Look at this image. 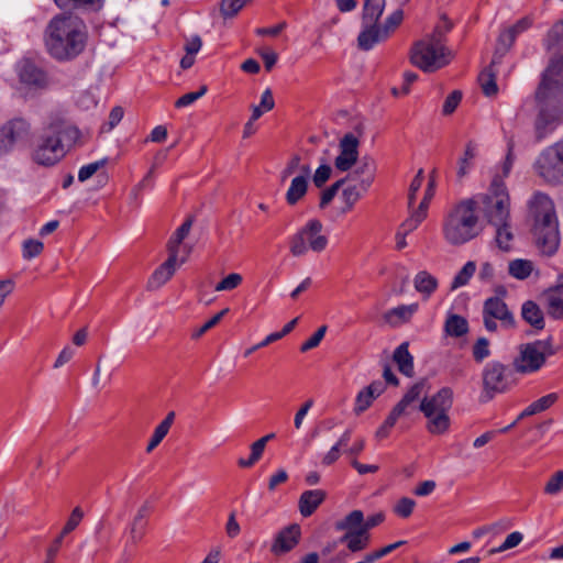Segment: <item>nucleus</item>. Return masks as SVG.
Returning a JSON list of instances; mask_svg holds the SVG:
<instances>
[{
	"label": "nucleus",
	"mask_w": 563,
	"mask_h": 563,
	"mask_svg": "<svg viewBox=\"0 0 563 563\" xmlns=\"http://www.w3.org/2000/svg\"><path fill=\"white\" fill-rule=\"evenodd\" d=\"M522 319L536 330L544 328V316L541 308L532 300L523 302L521 307Z\"/></svg>",
	"instance_id": "cd10ccee"
},
{
	"label": "nucleus",
	"mask_w": 563,
	"mask_h": 563,
	"mask_svg": "<svg viewBox=\"0 0 563 563\" xmlns=\"http://www.w3.org/2000/svg\"><path fill=\"white\" fill-rule=\"evenodd\" d=\"M419 409L420 391L418 389H408L402 398L393 407L383 424L376 430L375 437L378 440L387 438L398 420L410 419Z\"/></svg>",
	"instance_id": "f8f14e48"
},
{
	"label": "nucleus",
	"mask_w": 563,
	"mask_h": 563,
	"mask_svg": "<svg viewBox=\"0 0 563 563\" xmlns=\"http://www.w3.org/2000/svg\"><path fill=\"white\" fill-rule=\"evenodd\" d=\"M322 223L318 219H311L290 239V253L294 256H302L308 250L322 252L328 245V239L321 234Z\"/></svg>",
	"instance_id": "9d476101"
},
{
	"label": "nucleus",
	"mask_w": 563,
	"mask_h": 563,
	"mask_svg": "<svg viewBox=\"0 0 563 563\" xmlns=\"http://www.w3.org/2000/svg\"><path fill=\"white\" fill-rule=\"evenodd\" d=\"M489 342L486 338H479L473 347V356L476 361L481 362L489 355Z\"/></svg>",
	"instance_id": "69168bd1"
},
{
	"label": "nucleus",
	"mask_w": 563,
	"mask_h": 563,
	"mask_svg": "<svg viewBox=\"0 0 563 563\" xmlns=\"http://www.w3.org/2000/svg\"><path fill=\"white\" fill-rule=\"evenodd\" d=\"M522 539H523V537L520 532H518V531L511 532L510 534L507 536L504 543L497 550H493V552H503V551L512 549V548L517 547L522 541Z\"/></svg>",
	"instance_id": "774afa93"
},
{
	"label": "nucleus",
	"mask_w": 563,
	"mask_h": 563,
	"mask_svg": "<svg viewBox=\"0 0 563 563\" xmlns=\"http://www.w3.org/2000/svg\"><path fill=\"white\" fill-rule=\"evenodd\" d=\"M515 41L516 36L509 29L500 33L497 41L496 51L493 56V65L499 64L501 62L503 56L510 49Z\"/></svg>",
	"instance_id": "58836bf2"
},
{
	"label": "nucleus",
	"mask_w": 563,
	"mask_h": 563,
	"mask_svg": "<svg viewBox=\"0 0 563 563\" xmlns=\"http://www.w3.org/2000/svg\"><path fill=\"white\" fill-rule=\"evenodd\" d=\"M416 507V501L408 497L400 498L394 507V511L401 518H408Z\"/></svg>",
	"instance_id": "13d9d810"
},
{
	"label": "nucleus",
	"mask_w": 563,
	"mask_h": 563,
	"mask_svg": "<svg viewBox=\"0 0 563 563\" xmlns=\"http://www.w3.org/2000/svg\"><path fill=\"white\" fill-rule=\"evenodd\" d=\"M394 361L404 375L411 377L413 374V358L408 351V344H400L394 352Z\"/></svg>",
	"instance_id": "2f4dec72"
},
{
	"label": "nucleus",
	"mask_w": 563,
	"mask_h": 563,
	"mask_svg": "<svg viewBox=\"0 0 563 563\" xmlns=\"http://www.w3.org/2000/svg\"><path fill=\"white\" fill-rule=\"evenodd\" d=\"M355 165L356 167L342 179L345 180V184L354 181L362 185L363 189H369L375 180L377 170L375 159L369 155H364L361 159H357Z\"/></svg>",
	"instance_id": "2eb2a0df"
},
{
	"label": "nucleus",
	"mask_w": 563,
	"mask_h": 563,
	"mask_svg": "<svg viewBox=\"0 0 563 563\" xmlns=\"http://www.w3.org/2000/svg\"><path fill=\"white\" fill-rule=\"evenodd\" d=\"M543 298L547 303L548 313L554 319H563V276L559 284L549 289Z\"/></svg>",
	"instance_id": "5701e85b"
},
{
	"label": "nucleus",
	"mask_w": 563,
	"mask_h": 563,
	"mask_svg": "<svg viewBox=\"0 0 563 563\" xmlns=\"http://www.w3.org/2000/svg\"><path fill=\"white\" fill-rule=\"evenodd\" d=\"M539 113L534 121L536 140H543L563 120V56L552 59L536 91Z\"/></svg>",
	"instance_id": "f257e3e1"
},
{
	"label": "nucleus",
	"mask_w": 563,
	"mask_h": 563,
	"mask_svg": "<svg viewBox=\"0 0 563 563\" xmlns=\"http://www.w3.org/2000/svg\"><path fill=\"white\" fill-rule=\"evenodd\" d=\"M207 92V86H201L200 89L198 91H194V92H188V93H185L184 96H181L176 102H175V106L177 108H183V107H187V106H190L191 103H194L195 101H197L199 98H201L202 96H205Z\"/></svg>",
	"instance_id": "0e129e2a"
},
{
	"label": "nucleus",
	"mask_w": 563,
	"mask_h": 563,
	"mask_svg": "<svg viewBox=\"0 0 563 563\" xmlns=\"http://www.w3.org/2000/svg\"><path fill=\"white\" fill-rule=\"evenodd\" d=\"M563 490V471L554 472L544 485L547 495H556Z\"/></svg>",
	"instance_id": "603ef678"
},
{
	"label": "nucleus",
	"mask_w": 563,
	"mask_h": 563,
	"mask_svg": "<svg viewBox=\"0 0 563 563\" xmlns=\"http://www.w3.org/2000/svg\"><path fill=\"white\" fill-rule=\"evenodd\" d=\"M275 106L273 93L271 89H266L261 97L258 106H252V120H258L264 112L271 111Z\"/></svg>",
	"instance_id": "49530a36"
},
{
	"label": "nucleus",
	"mask_w": 563,
	"mask_h": 563,
	"mask_svg": "<svg viewBox=\"0 0 563 563\" xmlns=\"http://www.w3.org/2000/svg\"><path fill=\"white\" fill-rule=\"evenodd\" d=\"M534 219L533 234L539 251L553 255L560 245L559 222L553 201L544 194L537 192L530 202Z\"/></svg>",
	"instance_id": "423d86ee"
},
{
	"label": "nucleus",
	"mask_w": 563,
	"mask_h": 563,
	"mask_svg": "<svg viewBox=\"0 0 563 563\" xmlns=\"http://www.w3.org/2000/svg\"><path fill=\"white\" fill-rule=\"evenodd\" d=\"M228 312L229 308L222 309L220 312L214 314L210 320L205 322L199 329L194 331L191 338L199 339L200 336H202L207 331L216 327Z\"/></svg>",
	"instance_id": "5fc2aeb1"
},
{
	"label": "nucleus",
	"mask_w": 563,
	"mask_h": 563,
	"mask_svg": "<svg viewBox=\"0 0 563 563\" xmlns=\"http://www.w3.org/2000/svg\"><path fill=\"white\" fill-rule=\"evenodd\" d=\"M148 512H150V506L147 504L142 505L137 509V512L135 514V516L131 522V526L129 529V534H130L131 542L133 544H137L145 536Z\"/></svg>",
	"instance_id": "bb28decb"
},
{
	"label": "nucleus",
	"mask_w": 563,
	"mask_h": 563,
	"mask_svg": "<svg viewBox=\"0 0 563 563\" xmlns=\"http://www.w3.org/2000/svg\"><path fill=\"white\" fill-rule=\"evenodd\" d=\"M482 203L489 224L510 222V197L499 177L493 179L488 192L482 196Z\"/></svg>",
	"instance_id": "6e6552de"
},
{
	"label": "nucleus",
	"mask_w": 563,
	"mask_h": 563,
	"mask_svg": "<svg viewBox=\"0 0 563 563\" xmlns=\"http://www.w3.org/2000/svg\"><path fill=\"white\" fill-rule=\"evenodd\" d=\"M452 29V23L443 21L424 38L416 42L409 54L410 63L426 73L435 71L450 63L452 52L445 46V34Z\"/></svg>",
	"instance_id": "39448f33"
},
{
	"label": "nucleus",
	"mask_w": 563,
	"mask_h": 563,
	"mask_svg": "<svg viewBox=\"0 0 563 563\" xmlns=\"http://www.w3.org/2000/svg\"><path fill=\"white\" fill-rule=\"evenodd\" d=\"M368 189H363L362 185L353 184L347 185L342 190V200L344 202L343 212H347L353 209L354 205L367 192Z\"/></svg>",
	"instance_id": "e433bc0d"
},
{
	"label": "nucleus",
	"mask_w": 563,
	"mask_h": 563,
	"mask_svg": "<svg viewBox=\"0 0 563 563\" xmlns=\"http://www.w3.org/2000/svg\"><path fill=\"white\" fill-rule=\"evenodd\" d=\"M108 163V158L104 157L102 159L96 161L93 163L87 164L80 167L78 172V180L84 183L91 178L100 168L104 167Z\"/></svg>",
	"instance_id": "3c124183"
},
{
	"label": "nucleus",
	"mask_w": 563,
	"mask_h": 563,
	"mask_svg": "<svg viewBox=\"0 0 563 563\" xmlns=\"http://www.w3.org/2000/svg\"><path fill=\"white\" fill-rule=\"evenodd\" d=\"M79 130L62 117H52L36 137L31 157L41 166L57 164L67 153V146L79 139Z\"/></svg>",
	"instance_id": "f03ea898"
},
{
	"label": "nucleus",
	"mask_w": 563,
	"mask_h": 563,
	"mask_svg": "<svg viewBox=\"0 0 563 563\" xmlns=\"http://www.w3.org/2000/svg\"><path fill=\"white\" fill-rule=\"evenodd\" d=\"M558 400V395L555 393L548 394L538 400L530 404L518 417L517 421H520L523 418L541 413L548 410L554 402Z\"/></svg>",
	"instance_id": "7c9ffc66"
},
{
	"label": "nucleus",
	"mask_w": 563,
	"mask_h": 563,
	"mask_svg": "<svg viewBox=\"0 0 563 563\" xmlns=\"http://www.w3.org/2000/svg\"><path fill=\"white\" fill-rule=\"evenodd\" d=\"M493 227L496 229L495 241L497 246L503 251H509L514 239L510 222L493 224Z\"/></svg>",
	"instance_id": "a19ab883"
},
{
	"label": "nucleus",
	"mask_w": 563,
	"mask_h": 563,
	"mask_svg": "<svg viewBox=\"0 0 563 563\" xmlns=\"http://www.w3.org/2000/svg\"><path fill=\"white\" fill-rule=\"evenodd\" d=\"M418 303L401 305L389 309L383 314L386 323L391 327H399L407 323L418 310Z\"/></svg>",
	"instance_id": "393cba45"
},
{
	"label": "nucleus",
	"mask_w": 563,
	"mask_h": 563,
	"mask_svg": "<svg viewBox=\"0 0 563 563\" xmlns=\"http://www.w3.org/2000/svg\"><path fill=\"white\" fill-rule=\"evenodd\" d=\"M30 131V124L22 118H15L0 128V155L9 153L14 144L23 140Z\"/></svg>",
	"instance_id": "4468645a"
},
{
	"label": "nucleus",
	"mask_w": 563,
	"mask_h": 563,
	"mask_svg": "<svg viewBox=\"0 0 563 563\" xmlns=\"http://www.w3.org/2000/svg\"><path fill=\"white\" fill-rule=\"evenodd\" d=\"M556 350L553 340L549 336L545 340L525 343L519 346V355L514 361V369L521 374L534 373L545 363L547 358L554 355Z\"/></svg>",
	"instance_id": "1a4fd4ad"
},
{
	"label": "nucleus",
	"mask_w": 563,
	"mask_h": 563,
	"mask_svg": "<svg viewBox=\"0 0 563 563\" xmlns=\"http://www.w3.org/2000/svg\"><path fill=\"white\" fill-rule=\"evenodd\" d=\"M479 232V217L474 199H463L445 212L442 221V234L448 244L463 245L475 239Z\"/></svg>",
	"instance_id": "20e7f679"
},
{
	"label": "nucleus",
	"mask_w": 563,
	"mask_h": 563,
	"mask_svg": "<svg viewBox=\"0 0 563 563\" xmlns=\"http://www.w3.org/2000/svg\"><path fill=\"white\" fill-rule=\"evenodd\" d=\"M20 80L35 88H44L47 85L46 74L36 65L25 62L20 69Z\"/></svg>",
	"instance_id": "a878e982"
},
{
	"label": "nucleus",
	"mask_w": 563,
	"mask_h": 563,
	"mask_svg": "<svg viewBox=\"0 0 563 563\" xmlns=\"http://www.w3.org/2000/svg\"><path fill=\"white\" fill-rule=\"evenodd\" d=\"M84 27L73 15L60 14L52 19L45 31V45L51 56L66 60L80 54L86 43Z\"/></svg>",
	"instance_id": "7ed1b4c3"
},
{
	"label": "nucleus",
	"mask_w": 563,
	"mask_h": 563,
	"mask_svg": "<svg viewBox=\"0 0 563 563\" xmlns=\"http://www.w3.org/2000/svg\"><path fill=\"white\" fill-rule=\"evenodd\" d=\"M300 527L296 523L290 525L278 532L272 545V552L275 554L287 553L299 542Z\"/></svg>",
	"instance_id": "6ab92c4d"
},
{
	"label": "nucleus",
	"mask_w": 563,
	"mask_h": 563,
	"mask_svg": "<svg viewBox=\"0 0 563 563\" xmlns=\"http://www.w3.org/2000/svg\"><path fill=\"white\" fill-rule=\"evenodd\" d=\"M493 62L490 65L485 68L478 76V81L481 84V87L483 89V92L487 97H493L497 93L498 87L496 84V75L493 71Z\"/></svg>",
	"instance_id": "ea45409f"
},
{
	"label": "nucleus",
	"mask_w": 563,
	"mask_h": 563,
	"mask_svg": "<svg viewBox=\"0 0 563 563\" xmlns=\"http://www.w3.org/2000/svg\"><path fill=\"white\" fill-rule=\"evenodd\" d=\"M56 5L60 9H86L99 10L102 7L103 0H54Z\"/></svg>",
	"instance_id": "79ce46f5"
},
{
	"label": "nucleus",
	"mask_w": 563,
	"mask_h": 563,
	"mask_svg": "<svg viewBox=\"0 0 563 563\" xmlns=\"http://www.w3.org/2000/svg\"><path fill=\"white\" fill-rule=\"evenodd\" d=\"M444 330L448 335L460 338L467 333L468 331V322L467 320L459 314H450L446 318Z\"/></svg>",
	"instance_id": "f704fd0d"
},
{
	"label": "nucleus",
	"mask_w": 563,
	"mask_h": 563,
	"mask_svg": "<svg viewBox=\"0 0 563 563\" xmlns=\"http://www.w3.org/2000/svg\"><path fill=\"white\" fill-rule=\"evenodd\" d=\"M177 269V257L168 254V258L159 265L147 280V289L156 290L165 285Z\"/></svg>",
	"instance_id": "aec40b11"
},
{
	"label": "nucleus",
	"mask_w": 563,
	"mask_h": 563,
	"mask_svg": "<svg viewBox=\"0 0 563 563\" xmlns=\"http://www.w3.org/2000/svg\"><path fill=\"white\" fill-rule=\"evenodd\" d=\"M385 4V0H364L362 22H378Z\"/></svg>",
	"instance_id": "c9c22d12"
},
{
	"label": "nucleus",
	"mask_w": 563,
	"mask_h": 563,
	"mask_svg": "<svg viewBox=\"0 0 563 563\" xmlns=\"http://www.w3.org/2000/svg\"><path fill=\"white\" fill-rule=\"evenodd\" d=\"M476 156V144L473 141H470L466 144L464 155L459 159V168H457V177L463 178L471 167V162Z\"/></svg>",
	"instance_id": "a18cd8bd"
},
{
	"label": "nucleus",
	"mask_w": 563,
	"mask_h": 563,
	"mask_svg": "<svg viewBox=\"0 0 563 563\" xmlns=\"http://www.w3.org/2000/svg\"><path fill=\"white\" fill-rule=\"evenodd\" d=\"M388 38L386 32L378 22H362V31L357 36V47L361 51H369L376 44Z\"/></svg>",
	"instance_id": "f3484780"
},
{
	"label": "nucleus",
	"mask_w": 563,
	"mask_h": 563,
	"mask_svg": "<svg viewBox=\"0 0 563 563\" xmlns=\"http://www.w3.org/2000/svg\"><path fill=\"white\" fill-rule=\"evenodd\" d=\"M327 493L322 489L303 492L298 500V507L302 517H310L324 501Z\"/></svg>",
	"instance_id": "b1692460"
},
{
	"label": "nucleus",
	"mask_w": 563,
	"mask_h": 563,
	"mask_svg": "<svg viewBox=\"0 0 563 563\" xmlns=\"http://www.w3.org/2000/svg\"><path fill=\"white\" fill-rule=\"evenodd\" d=\"M82 518H84L82 509L80 507H75L73 509L67 522L65 523L64 528L60 531L62 537H65L68 533H70L71 531H74L79 526Z\"/></svg>",
	"instance_id": "6e6d98bb"
},
{
	"label": "nucleus",
	"mask_w": 563,
	"mask_h": 563,
	"mask_svg": "<svg viewBox=\"0 0 563 563\" xmlns=\"http://www.w3.org/2000/svg\"><path fill=\"white\" fill-rule=\"evenodd\" d=\"M462 100V92L460 90H454L451 92L444 100L442 113L444 115L452 114L457 108L459 103Z\"/></svg>",
	"instance_id": "052dcab7"
},
{
	"label": "nucleus",
	"mask_w": 563,
	"mask_h": 563,
	"mask_svg": "<svg viewBox=\"0 0 563 563\" xmlns=\"http://www.w3.org/2000/svg\"><path fill=\"white\" fill-rule=\"evenodd\" d=\"M413 286L424 298H429L437 290L438 280L427 271H421L415 276Z\"/></svg>",
	"instance_id": "c85d7f7f"
},
{
	"label": "nucleus",
	"mask_w": 563,
	"mask_h": 563,
	"mask_svg": "<svg viewBox=\"0 0 563 563\" xmlns=\"http://www.w3.org/2000/svg\"><path fill=\"white\" fill-rule=\"evenodd\" d=\"M483 314L490 316L499 320L505 327H514L515 318L512 312L508 309L506 302L499 297H489L485 300L483 306Z\"/></svg>",
	"instance_id": "a211bd4d"
},
{
	"label": "nucleus",
	"mask_w": 563,
	"mask_h": 563,
	"mask_svg": "<svg viewBox=\"0 0 563 563\" xmlns=\"http://www.w3.org/2000/svg\"><path fill=\"white\" fill-rule=\"evenodd\" d=\"M514 367L505 366L501 363H490L484 372L485 387H496L498 384H509L508 377L511 375Z\"/></svg>",
	"instance_id": "4be33fe9"
},
{
	"label": "nucleus",
	"mask_w": 563,
	"mask_h": 563,
	"mask_svg": "<svg viewBox=\"0 0 563 563\" xmlns=\"http://www.w3.org/2000/svg\"><path fill=\"white\" fill-rule=\"evenodd\" d=\"M308 191V178L306 176H296L292 178L286 192V201L289 206H295L301 200Z\"/></svg>",
	"instance_id": "c756f323"
},
{
	"label": "nucleus",
	"mask_w": 563,
	"mask_h": 563,
	"mask_svg": "<svg viewBox=\"0 0 563 563\" xmlns=\"http://www.w3.org/2000/svg\"><path fill=\"white\" fill-rule=\"evenodd\" d=\"M423 181V169H419L409 186L408 205L411 207L416 200V195L421 188Z\"/></svg>",
	"instance_id": "338daca9"
},
{
	"label": "nucleus",
	"mask_w": 563,
	"mask_h": 563,
	"mask_svg": "<svg viewBox=\"0 0 563 563\" xmlns=\"http://www.w3.org/2000/svg\"><path fill=\"white\" fill-rule=\"evenodd\" d=\"M563 40V20L558 21L550 29L544 40V46L548 51L554 48Z\"/></svg>",
	"instance_id": "09e8293b"
},
{
	"label": "nucleus",
	"mask_w": 563,
	"mask_h": 563,
	"mask_svg": "<svg viewBox=\"0 0 563 563\" xmlns=\"http://www.w3.org/2000/svg\"><path fill=\"white\" fill-rule=\"evenodd\" d=\"M382 394V389H365L361 390L356 397L354 411L356 415L365 411L372 402L378 398Z\"/></svg>",
	"instance_id": "37998d69"
},
{
	"label": "nucleus",
	"mask_w": 563,
	"mask_h": 563,
	"mask_svg": "<svg viewBox=\"0 0 563 563\" xmlns=\"http://www.w3.org/2000/svg\"><path fill=\"white\" fill-rule=\"evenodd\" d=\"M327 332V325H321L306 342L300 346L302 353L318 346Z\"/></svg>",
	"instance_id": "680f3d73"
},
{
	"label": "nucleus",
	"mask_w": 563,
	"mask_h": 563,
	"mask_svg": "<svg viewBox=\"0 0 563 563\" xmlns=\"http://www.w3.org/2000/svg\"><path fill=\"white\" fill-rule=\"evenodd\" d=\"M475 271H476L475 263L472 261L467 262L462 267V269L457 273V275L454 277L451 288L456 289L459 287L466 285L470 280V278L474 275Z\"/></svg>",
	"instance_id": "de8ad7c7"
},
{
	"label": "nucleus",
	"mask_w": 563,
	"mask_h": 563,
	"mask_svg": "<svg viewBox=\"0 0 563 563\" xmlns=\"http://www.w3.org/2000/svg\"><path fill=\"white\" fill-rule=\"evenodd\" d=\"M404 19L402 7L397 5V9L389 14L384 24L380 25L383 30L386 32L387 36L389 35L401 24Z\"/></svg>",
	"instance_id": "8fccbe9b"
},
{
	"label": "nucleus",
	"mask_w": 563,
	"mask_h": 563,
	"mask_svg": "<svg viewBox=\"0 0 563 563\" xmlns=\"http://www.w3.org/2000/svg\"><path fill=\"white\" fill-rule=\"evenodd\" d=\"M192 227V219L188 218L170 236L167 243L168 254L178 258V250L181 242L187 238Z\"/></svg>",
	"instance_id": "473e14b6"
},
{
	"label": "nucleus",
	"mask_w": 563,
	"mask_h": 563,
	"mask_svg": "<svg viewBox=\"0 0 563 563\" xmlns=\"http://www.w3.org/2000/svg\"><path fill=\"white\" fill-rule=\"evenodd\" d=\"M331 174H332V168L330 165H328V164L320 165L316 169V172L312 176V181H313L314 186L317 188H322L324 186V184L330 179Z\"/></svg>",
	"instance_id": "bf43d9fd"
},
{
	"label": "nucleus",
	"mask_w": 563,
	"mask_h": 563,
	"mask_svg": "<svg viewBox=\"0 0 563 563\" xmlns=\"http://www.w3.org/2000/svg\"><path fill=\"white\" fill-rule=\"evenodd\" d=\"M385 519L383 512H378L364 518V514L362 510H353L347 514L343 519L335 522V529H352L360 528L361 530L369 533V530L380 525Z\"/></svg>",
	"instance_id": "dca6fc26"
},
{
	"label": "nucleus",
	"mask_w": 563,
	"mask_h": 563,
	"mask_svg": "<svg viewBox=\"0 0 563 563\" xmlns=\"http://www.w3.org/2000/svg\"><path fill=\"white\" fill-rule=\"evenodd\" d=\"M43 243L38 240L30 239L23 243V256L25 258H32L40 255L43 251Z\"/></svg>",
	"instance_id": "e2e57ef3"
},
{
	"label": "nucleus",
	"mask_w": 563,
	"mask_h": 563,
	"mask_svg": "<svg viewBox=\"0 0 563 563\" xmlns=\"http://www.w3.org/2000/svg\"><path fill=\"white\" fill-rule=\"evenodd\" d=\"M345 533L340 538V542L344 543L351 552H360L365 550L371 541L369 533L361 530L360 528L352 529H336Z\"/></svg>",
	"instance_id": "412c9836"
},
{
	"label": "nucleus",
	"mask_w": 563,
	"mask_h": 563,
	"mask_svg": "<svg viewBox=\"0 0 563 563\" xmlns=\"http://www.w3.org/2000/svg\"><path fill=\"white\" fill-rule=\"evenodd\" d=\"M533 271V263L529 260L517 258L509 262L508 273L511 277L523 280L528 278Z\"/></svg>",
	"instance_id": "4c0bfd02"
},
{
	"label": "nucleus",
	"mask_w": 563,
	"mask_h": 563,
	"mask_svg": "<svg viewBox=\"0 0 563 563\" xmlns=\"http://www.w3.org/2000/svg\"><path fill=\"white\" fill-rule=\"evenodd\" d=\"M344 184H345V180L341 178V179L336 180L335 183H333L330 187L324 189L321 192V198H320L319 207L321 209L325 208L333 200V198L336 196L339 189Z\"/></svg>",
	"instance_id": "4d7b16f0"
},
{
	"label": "nucleus",
	"mask_w": 563,
	"mask_h": 563,
	"mask_svg": "<svg viewBox=\"0 0 563 563\" xmlns=\"http://www.w3.org/2000/svg\"><path fill=\"white\" fill-rule=\"evenodd\" d=\"M453 404L451 389H437L420 395L419 411L426 418V429L433 435H441L449 431L451 426L450 409Z\"/></svg>",
	"instance_id": "0eeeda50"
},
{
	"label": "nucleus",
	"mask_w": 563,
	"mask_h": 563,
	"mask_svg": "<svg viewBox=\"0 0 563 563\" xmlns=\"http://www.w3.org/2000/svg\"><path fill=\"white\" fill-rule=\"evenodd\" d=\"M534 168L547 183L563 184V137L540 153Z\"/></svg>",
	"instance_id": "9b49d317"
},
{
	"label": "nucleus",
	"mask_w": 563,
	"mask_h": 563,
	"mask_svg": "<svg viewBox=\"0 0 563 563\" xmlns=\"http://www.w3.org/2000/svg\"><path fill=\"white\" fill-rule=\"evenodd\" d=\"M119 382L114 377L113 369L110 366H101L100 363L97 364L92 384L98 386H107L118 384Z\"/></svg>",
	"instance_id": "c03bdc74"
},
{
	"label": "nucleus",
	"mask_w": 563,
	"mask_h": 563,
	"mask_svg": "<svg viewBox=\"0 0 563 563\" xmlns=\"http://www.w3.org/2000/svg\"><path fill=\"white\" fill-rule=\"evenodd\" d=\"M175 419V412L170 411L165 419L155 428L154 433L147 444L146 452H152L167 435Z\"/></svg>",
	"instance_id": "72a5a7b5"
},
{
	"label": "nucleus",
	"mask_w": 563,
	"mask_h": 563,
	"mask_svg": "<svg viewBox=\"0 0 563 563\" xmlns=\"http://www.w3.org/2000/svg\"><path fill=\"white\" fill-rule=\"evenodd\" d=\"M242 280H243V278L240 274L231 273L216 285L214 290L216 291L233 290L241 285Z\"/></svg>",
	"instance_id": "864d4df0"
},
{
	"label": "nucleus",
	"mask_w": 563,
	"mask_h": 563,
	"mask_svg": "<svg viewBox=\"0 0 563 563\" xmlns=\"http://www.w3.org/2000/svg\"><path fill=\"white\" fill-rule=\"evenodd\" d=\"M354 133H346L339 141V155L334 158V167L340 172H349L357 163L358 159V136L363 134V125L357 124Z\"/></svg>",
	"instance_id": "ddd939ff"
}]
</instances>
